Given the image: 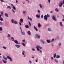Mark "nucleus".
Here are the masks:
<instances>
[{
  "instance_id": "nucleus-1",
  "label": "nucleus",
  "mask_w": 64,
  "mask_h": 64,
  "mask_svg": "<svg viewBox=\"0 0 64 64\" xmlns=\"http://www.w3.org/2000/svg\"><path fill=\"white\" fill-rule=\"evenodd\" d=\"M36 47L37 48V50H38L39 51H40V49H39V48H40V49H42V48L40 46H37Z\"/></svg>"
},
{
  "instance_id": "nucleus-2",
  "label": "nucleus",
  "mask_w": 64,
  "mask_h": 64,
  "mask_svg": "<svg viewBox=\"0 0 64 64\" xmlns=\"http://www.w3.org/2000/svg\"><path fill=\"white\" fill-rule=\"evenodd\" d=\"M11 22L12 23H14V24H17L18 23L17 22L15 21V20H14L13 19L12 20Z\"/></svg>"
},
{
  "instance_id": "nucleus-3",
  "label": "nucleus",
  "mask_w": 64,
  "mask_h": 64,
  "mask_svg": "<svg viewBox=\"0 0 64 64\" xmlns=\"http://www.w3.org/2000/svg\"><path fill=\"white\" fill-rule=\"evenodd\" d=\"M62 5H63V2H60V4H59V6L60 7H61V6H62Z\"/></svg>"
},
{
  "instance_id": "nucleus-4",
  "label": "nucleus",
  "mask_w": 64,
  "mask_h": 64,
  "mask_svg": "<svg viewBox=\"0 0 64 64\" xmlns=\"http://www.w3.org/2000/svg\"><path fill=\"white\" fill-rule=\"evenodd\" d=\"M48 19V18L47 16L46 15H45L44 17V19H45L46 21H47Z\"/></svg>"
},
{
  "instance_id": "nucleus-5",
  "label": "nucleus",
  "mask_w": 64,
  "mask_h": 64,
  "mask_svg": "<svg viewBox=\"0 0 64 64\" xmlns=\"http://www.w3.org/2000/svg\"><path fill=\"white\" fill-rule=\"evenodd\" d=\"M52 18L53 20H54V21H56V18L54 17V16H52Z\"/></svg>"
},
{
  "instance_id": "nucleus-6",
  "label": "nucleus",
  "mask_w": 64,
  "mask_h": 64,
  "mask_svg": "<svg viewBox=\"0 0 64 64\" xmlns=\"http://www.w3.org/2000/svg\"><path fill=\"white\" fill-rule=\"evenodd\" d=\"M36 36L37 37V38H39L40 37V36L39 34H36Z\"/></svg>"
},
{
  "instance_id": "nucleus-7",
  "label": "nucleus",
  "mask_w": 64,
  "mask_h": 64,
  "mask_svg": "<svg viewBox=\"0 0 64 64\" xmlns=\"http://www.w3.org/2000/svg\"><path fill=\"white\" fill-rule=\"evenodd\" d=\"M34 28L36 31H38V29L35 26H34Z\"/></svg>"
},
{
  "instance_id": "nucleus-8",
  "label": "nucleus",
  "mask_w": 64,
  "mask_h": 64,
  "mask_svg": "<svg viewBox=\"0 0 64 64\" xmlns=\"http://www.w3.org/2000/svg\"><path fill=\"white\" fill-rule=\"evenodd\" d=\"M27 33L29 35H31V32L30 31H28L27 32Z\"/></svg>"
},
{
  "instance_id": "nucleus-9",
  "label": "nucleus",
  "mask_w": 64,
  "mask_h": 64,
  "mask_svg": "<svg viewBox=\"0 0 64 64\" xmlns=\"http://www.w3.org/2000/svg\"><path fill=\"white\" fill-rule=\"evenodd\" d=\"M21 33L23 35H24L25 34V33L24 32H22Z\"/></svg>"
},
{
  "instance_id": "nucleus-10",
  "label": "nucleus",
  "mask_w": 64,
  "mask_h": 64,
  "mask_svg": "<svg viewBox=\"0 0 64 64\" xmlns=\"http://www.w3.org/2000/svg\"><path fill=\"white\" fill-rule=\"evenodd\" d=\"M16 44H18V41L16 40H15L14 41Z\"/></svg>"
},
{
  "instance_id": "nucleus-11",
  "label": "nucleus",
  "mask_w": 64,
  "mask_h": 64,
  "mask_svg": "<svg viewBox=\"0 0 64 64\" xmlns=\"http://www.w3.org/2000/svg\"><path fill=\"white\" fill-rule=\"evenodd\" d=\"M20 21L21 23H23V20L22 18H21L20 20Z\"/></svg>"
},
{
  "instance_id": "nucleus-12",
  "label": "nucleus",
  "mask_w": 64,
  "mask_h": 64,
  "mask_svg": "<svg viewBox=\"0 0 64 64\" xmlns=\"http://www.w3.org/2000/svg\"><path fill=\"white\" fill-rule=\"evenodd\" d=\"M16 47H17V48H19V47H20V45H18L17 44H16Z\"/></svg>"
},
{
  "instance_id": "nucleus-13",
  "label": "nucleus",
  "mask_w": 64,
  "mask_h": 64,
  "mask_svg": "<svg viewBox=\"0 0 64 64\" xmlns=\"http://www.w3.org/2000/svg\"><path fill=\"white\" fill-rule=\"evenodd\" d=\"M3 58L4 59L6 60H7V58L5 57L4 56H3Z\"/></svg>"
},
{
  "instance_id": "nucleus-14",
  "label": "nucleus",
  "mask_w": 64,
  "mask_h": 64,
  "mask_svg": "<svg viewBox=\"0 0 64 64\" xmlns=\"http://www.w3.org/2000/svg\"><path fill=\"white\" fill-rule=\"evenodd\" d=\"M55 11H56V12H59V10L57 8H56Z\"/></svg>"
},
{
  "instance_id": "nucleus-15",
  "label": "nucleus",
  "mask_w": 64,
  "mask_h": 64,
  "mask_svg": "<svg viewBox=\"0 0 64 64\" xmlns=\"http://www.w3.org/2000/svg\"><path fill=\"white\" fill-rule=\"evenodd\" d=\"M46 41L48 43H50L51 42V41L50 40H47Z\"/></svg>"
},
{
  "instance_id": "nucleus-16",
  "label": "nucleus",
  "mask_w": 64,
  "mask_h": 64,
  "mask_svg": "<svg viewBox=\"0 0 64 64\" xmlns=\"http://www.w3.org/2000/svg\"><path fill=\"white\" fill-rule=\"evenodd\" d=\"M5 16L6 17H8V14L6 13H5Z\"/></svg>"
},
{
  "instance_id": "nucleus-17",
  "label": "nucleus",
  "mask_w": 64,
  "mask_h": 64,
  "mask_svg": "<svg viewBox=\"0 0 64 64\" xmlns=\"http://www.w3.org/2000/svg\"><path fill=\"white\" fill-rule=\"evenodd\" d=\"M25 27L26 28H29V26L28 25H26L25 26Z\"/></svg>"
},
{
  "instance_id": "nucleus-18",
  "label": "nucleus",
  "mask_w": 64,
  "mask_h": 64,
  "mask_svg": "<svg viewBox=\"0 0 64 64\" xmlns=\"http://www.w3.org/2000/svg\"><path fill=\"white\" fill-rule=\"evenodd\" d=\"M38 27L40 28V27H41V24H40V23H38Z\"/></svg>"
},
{
  "instance_id": "nucleus-19",
  "label": "nucleus",
  "mask_w": 64,
  "mask_h": 64,
  "mask_svg": "<svg viewBox=\"0 0 64 64\" xmlns=\"http://www.w3.org/2000/svg\"><path fill=\"white\" fill-rule=\"evenodd\" d=\"M36 16L38 18H40V15L39 14H38V15H36Z\"/></svg>"
},
{
  "instance_id": "nucleus-20",
  "label": "nucleus",
  "mask_w": 64,
  "mask_h": 64,
  "mask_svg": "<svg viewBox=\"0 0 64 64\" xmlns=\"http://www.w3.org/2000/svg\"><path fill=\"white\" fill-rule=\"evenodd\" d=\"M0 13H1V14L2 16L3 14V13H4L3 12V11L1 12H0Z\"/></svg>"
},
{
  "instance_id": "nucleus-21",
  "label": "nucleus",
  "mask_w": 64,
  "mask_h": 64,
  "mask_svg": "<svg viewBox=\"0 0 64 64\" xmlns=\"http://www.w3.org/2000/svg\"><path fill=\"white\" fill-rule=\"evenodd\" d=\"M56 58H60V56L57 55L56 57Z\"/></svg>"
},
{
  "instance_id": "nucleus-22",
  "label": "nucleus",
  "mask_w": 64,
  "mask_h": 64,
  "mask_svg": "<svg viewBox=\"0 0 64 64\" xmlns=\"http://www.w3.org/2000/svg\"><path fill=\"white\" fill-rule=\"evenodd\" d=\"M56 56V53L54 55V58H55Z\"/></svg>"
},
{
  "instance_id": "nucleus-23",
  "label": "nucleus",
  "mask_w": 64,
  "mask_h": 64,
  "mask_svg": "<svg viewBox=\"0 0 64 64\" xmlns=\"http://www.w3.org/2000/svg\"><path fill=\"white\" fill-rule=\"evenodd\" d=\"M0 20H1V21H2L3 20V18H2V17H0Z\"/></svg>"
},
{
  "instance_id": "nucleus-24",
  "label": "nucleus",
  "mask_w": 64,
  "mask_h": 64,
  "mask_svg": "<svg viewBox=\"0 0 64 64\" xmlns=\"http://www.w3.org/2000/svg\"><path fill=\"white\" fill-rule=\"evenodd\" d=\"M25 52L24 51H23L22 52V54L23 55H25V54H24V53H25Z\"/></svg>"
},
{
  "instance_id": "nucleus-25",
  "label": "nucleus",
  "mask_w": 64,
  "mask_h": 64,
  "mask_svg": "<svg viewBox=\"0 0 64 64\" xmlns=\"http://www.w3.org/2000/svg\"><path fill=\"white\" fill-rule=\"evenodd\" d=\"M12 39V41H14V38L13 37H12L11 38Z\"/></svg>"
},
{
  "instance_id": "nucleus-26",
  "label": "nucleus",
  "mask_w": 64,
  "mask_h": 64,
  "mask_svg": "<svg viewBox=\"0 0 64 64\" xmlns=\"http://www.w3.org/2000/svg\"><path fill=\"white\" fill-rule=\"evenodd\" d=\"M48 31H52V30H51L50 28H49L48 29Z\"/></svg>"
},
{
  "instance_id": "nucleus-27",
  "label": "nucleus",
  "mask_w": 64,
  "mask_h": 64,
  "mask_svg": "<svg viewBox=\"0 0 64 64\" xmlns=\"http://www.w3.org/2000/svg\"><path fill=\"white\" fill-rule=\"evenodd\" d=\"M41 42L43 43V44H44V42L42 40H40Z\"/></svg>"
},
{
  "instance_id": "nucleus-28",
  "label": "nucleus",
  "mask_w": 64,
  "mask_h": 64,
  "mask_svg": "<svg viewBox=\"0 0 64 64\" xmlns=\"http://www.w3.org/2000/svg\"><path fill=\"white\" fill-rule=\"evenodd\" d=\"M6 8H9L10 9H11V6H7Z\"/></svg>"
},
{
  "instance_id": "nucleus-29",
  "label": "nucleus",
  "mask_w": 64,
  "mask_h": 64,
  "mask_svg": "<svg viewBox=\"0 0 64 64\" xmlns=\"http://www.w3.org/2000/svg\"><path fill=\"white\" fill-rule=\"evenodd\" d=\"M3 29H2V28L1 27H0V31H2Z\"/></svg>"
},
{
  "instance_id": "nucleus-30",
  "label": "nucleus",
  "mask_w": 64,
  "mask_h": 64,
  "mask_svg": "<svg viewBox=\"0 0 64 64\" xmlns=\"http://www.w3.org/2000/svg\"><path fill=\"white\" fill-rule=\"evenodd\" d=\"M46 17H47L48 18H49L50 17V16L48 14L47 15Z\"/></svg>"
},
{
  "instance_id": "nucleus-31",
  "label": "nucleus",
  "mask_w": 64,
  "mask_h": 64,
  "mask_svg": "<svg viewBox=\"0 0 64 64\" xmlns=\"http://www.w3.org/2000/svg\"><path fill=\"white\" fill-rule=\"evenodd\" d=\"M13 8L14 10H16V8L15 7V6H13Z\"/></svg>"
},
{
  "instance_id": "nucleus-32",
  "label": "nucleus",
  "mask_w": 64,
  "mask_h": 64,
  "mask_svg": "<svg viewBox=\"0 0 64 64\" xmlns=\"http://www.w3.org/2000/svg\"><path fill=\"white\" fill-rule=\"evenodd\" d=\"M60 26H63V25L62 24V22H60Z\"/></svg>"
},
{
  "instance_id": "nucleus-33",
  "label": "nucleus",
  "mask_w": 64,
  "mask_h": 64,
  "mask_svg": "<svg viewBox=\"0 0 64 64\" xmlns=\"http://www.w3.org/2000/svg\"><path fill=\"white\" fill-rule=\"evenodd\" d=\"M8 37H9V38H10V37H11V36L9 34H8Z\"/></svg>"
},
{
  "instance_id": "nucleus-34",
  "label": "nucleus",
  "mask_w": 64,
  "mask_h": 64,
  "mask_svg": "<svg viewBox=\"0 0 64 64\" xmlns=\"http://www.w3.org/2000/svg\"><path fill=\"white\" fill-rule=\"evenodd\" d=\"M2 61H3V62L4 63H6V61L4 60L3 59L2 60Z\"/></svg>"
},
{
  "instance_id": "nucleus-35",
  "label": "nucleus",
  "mask_w": 64,
  "mask_h": 64,
  "mask_svg": "<svg viewBox=\"0 0 64 64\" xmlns=\"http://www.w3.org/2000/svg\"><path fill=\"white\" fill-rule=\"evenodd\" d=\"M22 45H23V46H25V44H24V43H22Z\"/></svg>"
},
{
  "instance_id": "nucleus-36",
  "label": "nucleus",
  "mask_w": 64,
  "mask_h": 64,
  "mask_svg": "<svg viewBox=\"0 0 64 64\" xmlns=\"http://www.w3.org/2000/svg\"><path fill=\"white\" fill-rule=\"evenodd\" d=\"M2 48H4V49H6V47L4 46L2 47Z\"/></svg>"
},
{
  "instance_id": "nucleus-37",
  "label": "nucleus",
  "mask_w": 64,
  "mask_h": 64,
  "mask_svg": "<svg viewBox=\"0 0 64 64\" xmlns=\"http://www.w3.org/2000/svg\"><path fill=\"white\" fill-rule=\"evenodd\" d=\"M55 61L56 62V63H58V60H57L56 59H55Z\"/></svg>"
},
{
  "instance_id": "nucleus-38",
  "label": "nucleus",
  "mask_w": 64,
  "mask_h": 64,
  "mask_svg": "<svg viewBox=\"0 0 64 64\" xmlns=\"http://www.w3.org/2000/svg\"><path fill=\"white\" fill-rule=\"evenodd\" d=\"M12 12L14 13H15V11H14V9H12Z\"/></svg>"
},
{
  "instance_id": "nucleus-39",
  "label": "nucleus",
  "mask_w": 64,
  "mask_h": 64,
  "mask_svg": "<svg viewBox=\"0 0 64 64\" xmlns=\"http://www.w3.org/2000/svg\"><path fill=\"white\" fill-rule=\"evenodd\" d=\"M7 57L8 58V59H9L10 58L9 56H7Z\"/></svg>"
},
{
  "instance_id": "nucleus-40",
  "label": "nucleus",
  "mask_w": 64,
  "mask_h": 64,
  "mask_svg": "<svg viewBox=\"0 0 64 64\" xmlns=\"http://www.w3.org/2000/svg\"><path fill=\"white\" fill-rule=\"evenodd\" d=\"M40 6L41 8H42V6L41 5V4H40Z\"/></svg>"
},
{
  "instance_id": "nucleus-41",
  "label": "nucleus",
  "mask_w": 64,
  "mask_h": 64,
  "mask_svg": "<svg viewBox=\"0 0 64 64\" xmlns=\"http://www.w3.org/2000/svg\"><path fill=\"white\" fill-rule=\"evenodd\" d=\"M41 18L42 19L43 18V15H42L41 16Z\"/></svg>"
},
{
  "instance_id": "nucleus-42",
  "label": "nucleus",
  "mask_w": 64,
  "mask_h": 64,
  "mask_svg": "<svg viewBox=\"0 0 64 64\" xmlns=\"http://www.w3.org/2000/svg\"><path fill=\"white\" fill-rule=\"evenodd\" d=\"M54 38H53L52 39V41H51L52 42H53V41H54Z\"/></svg>"
},
{
  "instance_id": "nucleus-43",
  "label": "nucleus",
  "mask_w": 64,
  "mask_h": 64,
  "mask_svg": "<svg viewBox=\"0 0 64 64\" xmlns=\"http://www.w3.org/2000/svg\"><path fill=\"white\" fill-rule=\"evenodd\" d=\"M26 12V11H24L23 12V13L24 14L25 13V12Z\"/></svg>"
},
{
  "instance_id": "nucleus-44",
  "label": "nucleus",
  "mask_w": 64,
  "mask_h": 64,
  "mask_svg": "<svg viewBox=\"0 0 64 64\" xmlns=\"http://www.w3.org/2000/svg\"><path fill=\"white\" fill-rule=\"evenodd\" d=\"M29 20H30V21H32V18H30Z\"/></svg>"
},
{
  "instance_id": "nucleus-45",
  "label": "nucleus",
  "mask_w": 64,
  "mask_h": 64,
  "mask_svg": "<svg viewBox=\"0 0 64 64\" xmlns=\"http://www.w3.org/2000/svg\"><path fill=\"white\" fill-rule=\"evenodd\" d=\"M10 60V61H12V58H9Z\"/></svg>"
},
{
  "instance_id": "nucleus-46",
  "label": "nucleus",
  "mask_w": 64,
  "mask_h": 64,
  "mask_svg": "<svg viewBox=\"0 0 64 64\" xmlns=\"http://www.w3.org/2000/svg\"><path fill=\"white\" fill-rule=\"evenodd\" d=\"M32 51H35V50L34 48H32Z\"/></svg>"
},
{
  "instance_id": "nucleus-47",
  "label": "nucleus",
  "mask_w": 64,
  "mask_h": 64,
  "mask_svg": "<svg viewBox=\"0 0 64 64\" xmlns=\"http://www.w3.org/2000/svg\"><path fill=\"white\" fill-rule=\"evenodd\" d=\"M22 42H25V40H22Z\"/></svg>"
},
{
  "instance_id": "nucleus-48",
  "label": "nucleus",
  "mask_w": 64,
  "mask_h": 64,
  "mask_svg": "<svg viewBox=\"0 0 64 64\" xmlns=\"http://www.w3.org/2000/svg\"><path fill=\"white\" fill-rule=\"evenodd\" d=\"M29 24H30V27L31 26V23H30V22H29Z\"/></svg>"
},
{
  "instance_id": "nucleus-49",
  "label": "nucleus",
  "mask_w": 64,
  "mask_h": 64,
  "mask_svg": "<svg viewBox=\"0 0 64 64\" xmlns=\"http://www.w3.org/2000/svg\"><path fill=\"white\" fill-rule=\"evenodd\" d=\"M2 2H4V1H3V0H0Z\"/></svg>"
},
{
  "instance_id": "nucleus-50",
  "label": "nucleus",
  "mask_w": 64,
  "mask_h": 64,
  "mask_svg": "<svg viewBox=\"0 0 64 64\" xmlns=\"http://www.w3.org/2000/svg\"><path fill=\"white\" fill-rule=\"evenodd\" d=\"M50 1H51V0H48V2L49 3H50Z\"/></svg>"
},
{
  "instance_id": "nucleus-51",
  "label": "nucleus",
  "mask_w": 64,
  "mask_h": 64,
  "mask_svg": "<svg viewBox=\"0 0 64 64\" xmlns=\"http://www.w3.org/2000/svg\"><path fill=\"white\" fill-rule=\"evenodd\" d=\"M19 24H20V25H22V24H21V22H19Z\"/></svg>"
},
{
  "instance_id": "nucleus-52",
  "label": "nucleus",
  "mask_w": 64,
  "mask_h": 64,
  "mask_svg": "<svg viewBox=\"0 0 64 64\" xmlns=\"http://www.w3.org/2000/svg\"><path fill=\"white\" fill-rule=\"evenodd\" d=\"M54 59V58H53V57H52L51 58V59Z\"/></svg>"
},
{
  "instance_id": "nucleus-53",
  "label": "nucleus",
  "mask_w": 64,
  "mask_h": 64,
  "mask_svg": "<svg viewBox=\"0 0 64 64\" xmlns=\"http://www.w3.org/2000/svg\"><path fill=\"white\" fill-rule=\"evenodd\" d=\"M11 5L12 6H13H13H13V4H11Z\"/></svg>"
},
{
  "instance_id": "nucleus-54",
  "label": "nucleus",
  "mask_w": 64,
  "mask_h": 64,
  "mask_svg": "<svg viewBox=\"0 0 64 64\" xmlns=\"http://www.w3.org/2000/svg\"><path fill=\"white\" fill-rule=\"evenodd\" d=\"M0 23L2 25V22H0Z\"/></svg>"
},
{
  "instance_id": "nucleus-55",
  "label": "nucleus",
  "mask_w": 64,
  "mask_h": 64,
  "mask_svg": "<svg viewBox=\"0 0 64 64\" xmlns=\"http://www.w3.org/2000/svg\"><path fill=\"white\" fill-rule=\"evenodd\" d=\"M29 62L30 64H31V63H32L31 61L30 60Z\"/></svg>"
},
{
  "instance_id": "nucleus-56",
  "label": "nucleus",
  "mask_w": 64,
  "mask_h": 64,
  "mask_svg": "<svg viewBox=\"0 0 64 64\" xmlns=\"http://www.w3.org/2000/svg\"><path fill=\"white\" fill-rule=\"evenodd\" d=\"M20 30H21V31H22V29L21 27H20Z\"/></svg>"
},
{
  "instance_id": "nucleus-57",
  "label": "nucleus",
  "mask_w": 64,
  "mask_h": 64,
  "mask_svg": "<svg viewBox=\"0 0 64 64\" xmlns=\"http://www.w3.org/2000/svg\"><path fill=\"white\" fill-rule=\"evenodd\" d=\"M16 3H18V0H16Z\"/></svg>"
},
{
  "instance_id": "nucleus-58",
  "label": "nucleus",
  "mask_w": 64,
  "mask_h": 64,
  "mask_svg": "<svg viewBox=\"0 0 64 64\" xmlns=\"http://www.w3.org/2000/svg\"><path fill=\"white\" fill-rule=\"evenodd\" d=\"M38 13H40V10H38Z\"/></svg>"
},
{
  "instance_id": "nucleus-59",
  "label": "nucleus",
  "mask_w": 64,
  "mask_h": 64,
  "mask_svg": "<svg viewBox=\"0 0 64 64\" xmlns=\"http://www.w3.org/2000/svg\"><path fill=\"white\" fill-rule=\"evenodd\" d=\"M40 52H41V53H42V51L41 50H40Z\"/></svg>"
},
{
  "instance_id": "nucleus-60",
  "label": "nucleus",
  "mask_w": 64,
  "mask_h": 64,
  "mask_svg": "<svg viewBox=\"0 0 64 64\" xmlns=\"http://www.w3.org/2000/svg\"><path fill=\"white\" fill-rule=\"evenodd\" d=\"M28 19H29V20L30 19V18L29 17V16H28Z\"/></svg>"
},
{
  "instance_id": "nucleus-61",
  "label": "nucleus",
  "mask_w": 64,
  "mask_h": 64,
  "mask_svg": "<svg viewBox=\"0 0 64 64\" xmlns=\"http://www.w3.org/2000/svg\"><path fill=\"white\" fill-rule=\"evenodd\" d=\"M62 3L64 4V0H63V2H62Z\"/></svg>"
},
{
  "instance_id": "nucleus-62",
  "label": "nucleus",
  "mask_w": 64,
  "mask_h": 64,
  "mask_svg": "<svg viewBox=\"0 0 64 64\" xmlns=\"http://www.w3.org/2000/svg\"><path fill=\"white\" fill-rule=\"evenodd\" d=\"M59 16L58 15L57 16V17L58 18V17H59Z\"/></svg>"
},
{
  "instance_id": "nucleus-63",
  "label": "nucleus",
  "mask_w": 64,
  "mask_h": 64,
  "mask_svg": "<svg viewBox=\"0 0 64 64\" xmlns=\"http://www.w3.org/2000/svg\"><path fill=\"white\" fill-rule=\"evenodd\" d=\"M61 45V43H60L59 44V46H60V45Z\"/></svg>"
},
{
  "instance_id": "nucleus-64",
  "label": "nucleus",
  "mask_w": 64,
  "mask_h": 64,
  "mask_svg": "<svg viewBox=\"0 0 64 64\" xmlns=\"http://www.w3.org/2000/svg\"><path fill=\"white\" fill-rule=\"evenodd\" d=\"M62 20L63 21H64V19Z\"/></svg>"
}]
</instances>
